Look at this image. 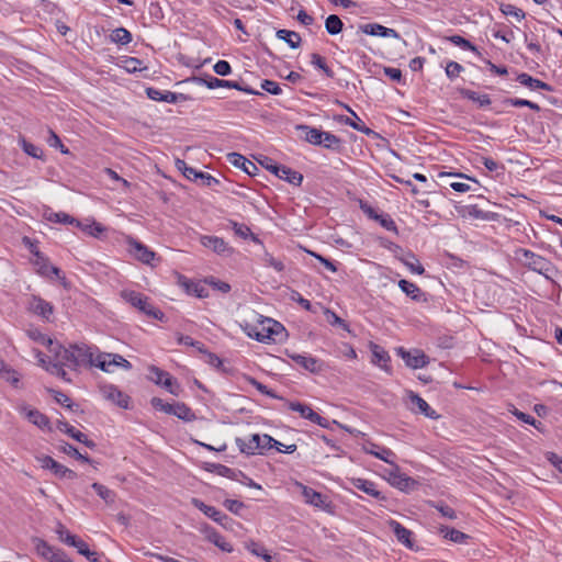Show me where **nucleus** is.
Wrapping results in <instances>:
<instances>
[{
  "label": "nucleus",
  "mask_w": 562,
  "mask_h": 562,
  "mask_svg": "<svg viewBox=\"0 0 562 562\" xmlns=\"http://www.w3.org/2000/svg\"><path fill=\"white\" fill-rule=\"evenodd\" d=\"M398 355L404 360L405 364L412 369L424 368L428 364V357L420 350L406 351L403 348L398 349Z\"/></svg>",
  "instance_id": "obj_19"
},
{
  "label": "nucleus",
  "mask_w": 562,
  "mask_h": 562,
  "mask_svg": "<svg viewBox=\"0 0 562 562\" xmlns=\"http://www.w3.org/2000/svg\"><path fill=\"white\" fill-rule=\"evenodd\" d=\"M401 261L409 269L412 273L423 274L425 272L424 267L416 258V256L412 252L401 258Z\"/></svg>",
  "instance_id": "obj_39"
},
{
  "label": "nucleus",
  "mask_w": 562,
  "mask_h": 562,
  "mask_svg": "<svg viewBox=\"0 0 562 562\" xmlns=\"http://www.w3.org/2000/svg\"><path fill=\"white\" fill-rule=\"evenodd\" d=\"M286 356L297 366L311 373H319L323 371V362L315 357L286 351Z\"/></svg>",
  "instance_id": "obj_13"
},
{
  "label": "nucleus",
  "mask_w": 562,
  "mask_h": 562,
  "mask_svg": "<svg viewBox=\"0 0 562 562\" xmlns=\"http://www.w3.org/2000/svg\"><path fill=\"white\" fill-rule=\"evenodd\" d=\"M296 128L303 132V137L307 143L312 145H321V137L323 135V131L303 124L297 125Z\"/></svg>",
  "instance_id": "obj_34"
},
{
  "label": "nucleus",
  "mask_w": 562,
  "mask_h": 562,
  "mask_svg": "<svg viewBox=\"0 0 562 562\" xmlns=\"http://www.w3.org/2000/svg\"><path fill=\"white\" fill-rule=\"evenodd\" d=\"M68 435L72 439L83 443L90 449H93L95 447V443L92 440L88 439V437L83 432L79 431L75 427L72 429H68Z\"/></svg>",
  "instance_id": "obj_54"
},
{
  "label": "nucleus",
  "mask_w": 562,
  "mask_h": 562,
  "mask_svg": "<svg viewBox=\"0 0 562 562\" xmlns=\"http://www.w3.org/2000/svg\"><path fill=\"white\" fill-rule=\"evenodd\" d=\"M505 103L510 104L516 108L527 106L533 111H540V106L537 103H533L526 99L510 98L505 101Z\"/></svg>",
  "instance_id": "obj_56"
},
{
  "label": "nucleus",
  "mask_w": 562,
  "mask_h": 562,
  "mask_svg": "<svg viewBox=\"0 0 562 562\" xmlns=\"http://www.w3.org/2000/svg\"><path fill=\"white\" fill-rule=\"evenodd\" d=\"M200 530L202 533H204L207 541L212 542L222 551L228 553L233 551V546L227 542L224 537H222L213 527L203 525Z\"/></svg>",
  "instance_id": "obj_21"
},
{
  "label": "nucleus",
  "mask_w": 562,
  "mask_h": 562,
  "mask_svg": "<svg viewBox=\"0 0 562 562\" xmlns=\"http://www.w3.org/2000/svg\"><path fill=\"white\" fill-rule=\"evenodd\" d=\"M76 226L92 237H99L105 231V227L102 224L90 220H86L85 222L77 220Z\"/></svg>",
  "instance_id": "obj_32"
},
{
  "label": "nucleus",
  "mask_w": 562,
  "mask_h": 562,
  "mask_svg": "<svg viewBox=\"0 0 562 562\" xmlns=\"http://www.w3.org/2000/svg\"><path fill=\"white\" fill-rule=\"evenodd\" d=\"M149 371V379L158 384L162 385L165 389H167L171 394L179 395L180 392V385L172 379L170 373L159 369L156 366H150L148 368Z\"/></svg>",
  "instance_id": "obj_8"
},
{
  "label": "nucleus",
  "mask_w": 562,
  "mask_h": 562,
  "mask_svg": "<svg viewBox=\"0 0 562 562\" xmlns=\"http://www.w3.org/2000/svg\"><path fill=\"white\" fill-rule=\"evenodd\" d=\"M386 480L392 486L403 492L409 491L415 484L412 477L401 473L400 467L395 462L392 469L386 472Z\"/></svg>",
  "instance_id": "obj_11"
},
{
  "label": "nucleus",
  "mask_w": 562,
  "mask_h": 562,
  "mask_svg": "<svg viewBox=\"0 0 562 562\" xmlns=\"http://www.w3.org/2000/svg\"><path fill=\"white\" fill-rule=\"evenodd\" d=\"M46 220L53 223H63V224H70L76 225L77 218L70 216L67 213L64 212H50Z\"/></svg>",
  "instance_id": "obj_47"
},
{
  "label": "nucleus",
  "mask_w": 562,
  "mask_h": 562,
  "mask_svg": "<svg viewBox=\"0 0 562 562\" xmlns=\"http://www.w3.org/2000/svg\"><path fill=\"white\" fill-rule=\"evenodd\" d=\"M341 144L342 142L338 136L323 131V135L321 137V146H324L327 149L339 151Z\"/></svg>",
  "instance_id": "obj_37"
},
{
  "label": "nucleus",
  "mask_w": 562,
  "mask_h": 562,
  "mask_svg": "<svg viewBox=\"0 0 562 562\" xmlns=\"http://www.w3.org/2000/svg\"><path fill=\"white\" fill-rule=\"evenodd\" d=\"M362 450L368 454H371L391 465H394L396 454L390 448L379 446L372 441H367L363 443Z\"/></svg>",
  "instance_id": "obj_16"
},
{
  "label": "nucleus",
  "mask_w": 562,
  "mask_h": 562,
  "mask_svg": "<svg viewBox=\"0 0 562 562\" xmlns=\"http://www.w3.org/2000/svg\"><path fill=\"white\" fill-rule=\"evenodd\" d=\"M245 547L254 555L261 557L267 562H273L274 560V558L267 552L263 546L254 540L246 542Z\"/></svg>",
  "instance_id": "obj_41"
},
{
  "label": "nucleus",
  "mask_w": 562,
  "mask_h": 562,
  "mask_svg": "<svg viewBox=\"0 0 562 562\" xmlns=\"http://www.w3.org/2000/svg\"><path fill=\"white\" fill-rule=\"evenodd\" d=\"M227 158H228V161L233 166L240 168L247 175H249V176L255 175V171L257 170L256 165L252 161L248 160L243 155H240L238 153H231V154H228Z\"/></svg>",
  "instance_id": "obj_29"
},
{
  "label": "nucleus",
  "mask_w": 562,
  "mask_h": 562,
  "mask_svg": "<svg viewBox=\"0 0 562 562\" xmlns=\"http://www.w3.org/2000/svg\"><path fill=\"white\" fill-rule=\"evenodd\" d=\"M192 80L199 85L206 86L209 89L234 87L232 85V80L218 79L216 77H209V78L193 77Z\"/></svg>",
  "instance_id": "obj_35"
},
{
  "label": "nucleus",
  "mask_w": 562,
  "mask_h": 562,
  "mask_svg": "<svg viewBox=\"0 0 562 562\" xmlns=\"http://www.w3.org/2000/svg\"><path fill=\"white\" fill-rule=\"evenodd\" d=\"M150 403L157 411H161L168 415H173L175 404L166 403L159 397H153Z\"/></svg>",
  "instance_id": "obj_55"
},
{
  "label": "nucleus",
  "mask_w": 562,
  "mask_h": 562,
  "mask_svg": "<svg viewBox=\"0 0 562 562\" xmlns=\"http://www.w3.org/2000/svg\"><path fill=\"white\" fill-rule=\"evenodd\" d=\"M263 262L269 266V267H272L274 270L281 272L284 270V265L281 260L274 258L272 255H270L269 252H266L265 256H263Z\"/></svg>",
  "instance_id": "obj_62"
},
{
  "label": "nucleus",
  "mask_w": 562,
  "mask_h": 562,
  "mask_svg": "<svg viewBox=\"0 0 562 562\" xmlns=\"http://www.w3.org/2000/svg\"><path fill=\"white\" fill-rule=\"evenodd\" d=\"M102 392L105 398L112 401L120 407L127 408L130 398L117 387L113 385L104 386Z\"/></svg>",
  "instance_id": "obj_30"
},
{
  "label": "nucleus",
  "mask_w": 562,
  "mask_h": 562,
  "mask_svg": "<svg viewBox=\"0 0 562 562\" xmlns=\"http://www.w3.org/2000/svg\"><path fill=\"white\" fill-rule=\"evenodd\" d=\"M398 286L413 301H416V302H425L426 301L425 293L415 283L402 279L398 281Z\"/></svg>",
  "instance_id": "obj_31"
},
{
  "label": "nucleus",
  "mask_w": 562,
  "mask_h": 562,
  "mask_svg": "<svg viewBox=\"0 0 562 562\" xmlns=\"http://www.w3.org/2000/svg\"><path fill=\"white\" fill-rule=\"evenodd\" d=\"M389 526H390L391 530L394 532L398 542H401L402 544H404L407 548H413V541H412L413 532L409 529L405 528L403 525H401L396 520H390Z\"/></svg>",
  "instance_id": "obj_26"
},
{
  "label": "nucleus",
  "mask_w": 562,
  "mask_h": 562,
  "mask_svg": "<svg viewBox=\"0 0 562 562\" xmlns=\"http://www.w3.org/2000/svg\"><path fill=\"white\" fill-rule=\"evenodd\" d=\"M61 450L68 454V456H71V457H75L76 459L82 461V462H90V459L88 456H83L81 454L76 447H74L70 443H64L61 446Z\"/></svg>",
  "instance_id": "obj_59"
},
{
  "label": "nucleus",
  "mask_w": 562,
  "mask_h": 562,
  "mask_svg": "<svg viewBox=\"0 0 562 562\" xmlns=\"http://www.w3.org/2000/svg\"><path fill=\"white\" fill-rule=\"evenodd\" d=\"M32 263L40 276L50 280L56 279L65 284L66 278L63 276L61 270L53 266L43 252H36V258L32 260Z\"/></svg>",
  "instance_id": "obj_6"
},
{
  "label": "nucleus",
  "mask_w": 562,
  "mask_h": 562,
  "mask_svg": "<svg viewBox=\"0 0 562 562\" xmlns=\"http://www.w3.org/2000/svg\"><path fill=\"white\" fill-rule=\"evenodd\" d=\"M362 32L371 35V36H380L383 37L386 32V26H383L378 23H369L361 27Z\"/></svg>",
  "instance_id": "obj_52"
},
{
  "label": "nucleus",
  "mask_w": 562,
  "mask_h": 562,
  "mask_svg": "<svg viewBox=\"0 0 562 562\" xmlns=\"http://www.w3.org/2000/svg\"><path fill=\"white\" fill-rule=\"evenodd\" d=\"M339 122L352 127L353 130L363 133L364 135L372 134V130L367 127L362 120L357 115L356 112H352V119L348 116H340Z\"/></svg>",
  "instance_id": "obj_33"
},
{
  "label": "nucleus",
  "mask_w": 562,
  "mask_h": 562,
  "mask_svg": "<svg viewBox=\"0 0 562 562\" xmlns=\"http://www.w3.org/2000/svg\"><path fill=\"white\" fill-rule=\"evenodd\" d=\"M95 367L100 368L104 372H113L117 367H121L124 370L132 369L131 362L116 353L98 355Z\"/></svg>",
  "instance_id": "obj_7"
},
{
  "label": "nucleus",
  "mask_w": 562,
  "mask_h": 562,
  "mask_svg": "<svg viewBox=\"0 0 562 562\" xmlns=\"http://www.w3.org/2000/svg\"><path fill=\"white\" fill-rule=\"evenodd\" d=\"M244 329L250 338L265 344L280 342L285 337V328L281 323L262 315H257L256 323H247Z\"/></svg>",
  "instance_id": "obj_1"
},
{
  "label": "nucleus",
  "mask_w": 562,
  "mask_h": 562,
  "mask_svg": "<svg viewBox=\"0 0 562 562\" xmlns=\"http://www.w3.org/2000/svg\"><path fill=\"white\" fill-rule=\"evenodd\" d=\"M406 398L409 402L408 408L415 414H423L430 419L439 418V415L428 403L413 391L406 392Z\"/></svg>",
  "instance_id": "obj_10"
},
{
  "label": "nucleus",
  "mask_w": 562,
  "mask_h": 562,
  "mask_svg": "<svg viewBox=\"0 0 562 562\" xmlns=\"http://www.w3.org/2000/svg\"><path fill=\"white\" fill-rule=\"evenodd\" d=\"M299 486L302 490V495H303L306 504H310V505L318 507V508H325L328 505L327 497L324 496L322 493L313 490L312 487L305 486L301 483L299 484Z\"/></svg>",
  "instance_id": "obj_23"
},
{
  "label": "nucleus",
  "mask_w": 562,
  "mask_h": 562,
  "mask_svg": "<svg viewBox=\"0 0 562 562\" xmlns=\"http://www.w3.org/2000/svg\"><path fill=\"white\" fill-rule=\"evenodd\" d=\"M376 222L389 232H397V227L393 218L387 214H381Z\"/></svg>",
  "instance_id": "obj_60"
},
{
  "label": "nucleus",
  "mask_w": 562,
  "mask_h": 562,
  "mask_svg": "<svg viewBox=\"0 0 562 562\" xmlns=\"http://www.w3.org/2000/svg\"><path fill=\"white\" fill-rule=\"evenodd\" d=\"M48 351L53 355V360L49 363H58L59 366L72 369L71 345L69 348H66L58 342H53V345L48 348Z\"/></svg>",
  "instance_id": "obj_17"
},
{
  "label": "nucleus",
  "mask_w": 562,
  "mask_h": 562,
  "mask_svg": "<svg viewBox=\"0 0 562 562\" xmlns=\"http://www.w3.org/2000/svg\"><path fill=\"white\" fill-rule=\"evenodd\" d=\"M148 99L153 101L167 102V103H178L182 101H187L189 98L183 93H175L168 90H159L154 87H148L145 90Z\"/></svg>",
  "instance_id": "obj_14"
},
{
  "label": "nucleus",
  "mask_w": 562,
  "mask_h": 562,
  "mask_svg": "<svg viewBox=\"0 0 562 562\" xmlns=\"http://www.w3.org/2000/svg\"><path fill=\"white\" fill-rule=\"evenodd\" d=\"M130 252L139 261L145 265H153V261L156 259V254L150 250L147 246L137 241L135 239H131L128 241Z\"/></svg>",
  "instance_id": "obj_18"
},
{
  "label": "nucleus",
  "mask_w": 562,
  "mask_h": 562,
  "mask_svg": "<svg viewBox=\"0 0 562 562\" xmlns=\"http://www.w3.org/2000/svg\"><path fill=\"white\" fill-rule=\"evenodd\" d=\"M276 35L279 40L284 41L291 48H297L302 43L300 34L294 31L282 29L277 31Z\"/></svg>",
  "instance_id": "obj_36"
},
{
  "label": "nucleus",
  "mask_w": 562,
  "mask_h": 562,
  "mask_svg": "<svg viewBox=\"0 0 562 562\" xmlns=\"http://www.w3.org/2000/svg\"><path fill=\"white\" fill-rule=\"evenodd\" d=\"M56 533L58 535L59 540L69 547L74 544V541L77 538V536L70 533L61 524H58Z\"/></svg>",
  "instance_id": "obj_53"
},
{
  "label": "nucleus",
  "mask_w": 562,
  "mask_h": 562,
  "mask_svg": "<svg viewBox=\"0 0 562 562\" xmlns=\"http://www.w3.org/2000/svg\"><path fill=\"white\" fill-rule=\"evenodd\" d=\"M173 415L184 422H192L195 419V414L184 403H175Z\"/></svg>",
  "instance_id": "obj_45"
},
{
  "label": "nucleus",
  "mask_w": 562,
  "mask_h": 562,
  "mask_svg": "<svg viewBox=\"0 0 562 562\" xmlns=\"http://www.w3.org/2000/svg\"><path fill=\"white\" fill-rule=\"evenodd\" d=\"M344 23L336 14H330L325 21V29L330 35L339 34L342 31Z\"/></svg>",
  "instance_id": "obj_43"
},
{
  "label": "nucleus",
  "mask_w": 562,
  "mask_h": 562,
  "mask_svg": "<svg viewBox=\"0 0 562 562\" xmlns=\"http://www.w3.org/2000/svg\"><path fill=\"white\" fill-rule=\"evenodd\" d=\"M539 79H536L533 77H531L530 75L526 74V72H522V74H519L518 77H517V81L522 85V86H526L532 90H537V82H538Z\"/></svg>",
  "instance_id": "obj_61"
},
{
  "label": "nucleus",
  "mask_w": 562,
  "mask_h": 562,
  "mask_svg": "<svg viewBox=\"0 0 562 562\" xmlns=\"http://www.w3.org/2000/svg\"><path fill=\"white\" fill-rule=\"evenodd\" d=\"M20 145L25 154L33 158L42 159L43 158V150L41 147L27 142L26 139L22 138L20 140Z\"/></svg>",
  "instance_id": "obj_49"
},
{
  "label": "nucleus",
  "mask_w": 562,
  "mask_h": 562,
  "mask_svg": "<svg viewBox=\"0 0 562 562\" xmlns=\"http://www.w3.org/2000/svg\"><path fill=\"white\" fill-rule=\"evenodd\" d=\"M499 10L503 14L514 16L518 21H521L526 16V13L514 4L501 3Z\"/></svg>",
  "instance_id": "obj_50"
},
{
  "label": "nucleus",
  "mask_w": 562,
  "mask_h": 562,
  "mask_svg": "<svg viewBox=\"0 0 562 562\" xmlns=\"http://www.w3.org/2000/svg\"><path fill=\"white\" fill-rule=\"evenodd\" d=\"M18 411L30 423H32L33 425H35L40 429H42V430H45V429L49 430L50 429V427H49V418L46 415H44L43 413H41L38 409L32 408V407L23 404V405H20L18 407Z\"/></svg>",
  "instance_id": "obj_15"
},
{
  "label": "nucleus",
  "mask_w": 562,
  "mask_h": 562,
  "mask_svg": "<svg viewBox=\"0 0 562 562\" xmlns=\"http://www.w3.org/2000/svg\"><path fill=\"white\" fill-rule=\"evenodd\" d=\"M447 41H449L453 45H456L464 50H471V52L477 53L476 46H474L470 41H468L467 38H464L460 35L448 36Z\"/></svg>",
  "instance_id": "obj_48"
},
{
  "label": "nucleus",
  "mask_w": 562,
  "mask_h": 562,
  "mask_svg": "<svg viewBox=\"0 0 562 562\" xmlns=\"http://www.w3.org/2000/svg\"><path fill=\"white\" fill-rule=\"evenodd\" d=\"M265 167L267 170H269L271 173L277 176L279 179L285 180L290 184L301 186V183L303 181L302 173H300L296 170H293L290 167H286L284 165H278L270 160L267 165H265Z\"/></svg>",
  "instance_id": "obj_9"
},
{
  "label": "nucleus",
  "mask_w": 562,
  "mask_h": 562,
  "mask_svg": "<svg viewBox=\"0 0 562 562\" xmlns=\"http://www.w3.org/2000/svg\"><path fill=\"white\" fill-rule=\"evenodd\" d=\"M462 97L476 102L481 108H486L491 104V99L488 94H480L473 90L469 89H462L461 91Z\"/></svg>",
  "instance_id": "obj_38"
},
{
  "label": "nucleus",
  "mask_w": 562,
  "mask_h": 562,
  "mask_svg": "<svg viewBox=\"0 0 562 562\" xmlns=\"http://www.w3.org/2000/svg\"><path fill=\"white\" fill-rule=\"evenodd\" d=\"M350 484L357 488L362 491L363 493L376 498L384 501L385 496L382 495V493L376 488V485L374 482L362 479V477H352L350 479Z\"/></svg>",
  "instance_id": "obj_22"
},
{
  "label": "nucleus",
  "mask_w": 562,
  "mask_h": 562,
  "mask_svg": "<svg viewBox=\"0 0 562 562\" xmlns=\"http://www.w3.org/2000/svg\"><path fill=\"white\" fill-rule=\"evenodd\" d=\"M372 352V363L374 366L380 367L382 370L390 372V361L391 358L389 353L379 345L371 344L370 346Z\"/></svg>",
  "instance_id": "obj_28"
},
{
  "label": "nucleus",
  "mask_w": 562,
  "mask_h": 562,
  "mask_svg": "<svg viewBox=\"0 0 562 562\" xmlns=\"http://www.w3.org/2000/svg\"><path fill=\"white\" fill-rule=\"evenodd\" d=\"M64 366H59L58 363H48L47 367H45V370L60 379H63L66 382H70V379L68 378L67 372L64 369Z\"/></svg>",
  "instance_id": "obj_57"
},
{
  "label": "nucleus",
  "mask_w": 562,
  "mask_h": 562,
  "mask_svg": "<svg viewBox=\"0 0 562 562\" xmlns=\"http://www.w3.org/2000/svg\"><path fill=\"white\" fill-rule=\"evenodd\" d=\"M440 532L443 535L445 538L456 543H465L467 540L469 539L468 535L454 528L442 527L440 529Z\"/></svg>",
  "instance_id": "obj_42"
},
{
  "label": "nucleus",
  "mask_w": 562,
  "mask_h": 562,
  "mask_svg": "<svg viewBox=\"0 0 562 562\" xmlns=\"http://www.w3.org/2000/svg\"><path fill=\"white\" fill-rule=\"evenodd\" d=\"M121 296L125 302L130 303L132 306H134L139 312L144 313L149 317L159 321H161L165 317V314L160 310L156 308L149 302V299L147 296L139 292L124 290L121 292Z\"/></svg>",
  "instance_id": "obj_3"
},
{
  "label": "nucleus",
  "mask_w": 562,
  "mask_h": 562,
  "mask_svg": "<svg viewBox=\"0 0 562 562\" xmlns=\"http://www.w3.org/2000/svg\"><path fill=\"white\" fill-rule=\"evenodd\" d=\"M91 487L95 491V493L106 503L113 504L115 501V493L108 488L105 485L100 483H93Z\"/></svg>",
  "instance_id": "obj_46"
},
{
  "label": "nucleus",
  "mask_w": 562,
  "mask_h": 562,
  "mask_svg": "<svg viewBox=\"0 0 562 562\" xmlns=\"http://www.w3.org/2000/svg\"><path fill=\"white\" fill-rule=\"evenodd\" d=\"M192 504L195 508L201 510L205 516H207L217 524H223V520H228V516L226 514L216 509L214 506L204 504L199 498H192Z\"/></svg>",
  "instance_id": "obj_24"
},
{
  "label": "nucleus",
  "mask_w": 562,
  "mask_h": 562,
  "mask_svg": "<svg viewBox=\"0 0 562 562\" xmlns=\"http://www.w3.org/2000/svg\"><path fill=\"white\" fill-rule=\"evenodd\" d=\"M311 58V63L313 66L323 70L328 78L334 77L333 70L326 65L325 59L321 55L313 53Z\"/></svg>",
  "instance_id": "obj_51"
},
{
  "label": "nucleus",
  "mask_w": 562,
  "mask_h": 562,
  "mask_svg": "<svg viewBox=\"0 0 562 562\" xmlns=\"http://www.w3.org/2000/svg\"><path fill=\"white\" fill-rule=\"evenodd\" d=\"M72 351V370L81 367H95L97 357L94 358V348L86 344L71 345Z\"/></svg>",
  "instance_id": "obj_5"
},
{
  "label": "nucleus",
  "mask_w": 562,
  "mask_h": 562,
  "mask_svg": "<svg viewBox=\"0 0 562 562\" xmlns=\"http://www.w3.org/2000/svg\"><path fill=\"white\" fill-rule=\"evenodd\" d=\"M110 38L113 43L127 45L132 42V34L124 27H117L112 31Z\"/></svg>",
  "instance_id": "obj_44"
},
{
  "label": "nucleus",
  "mask_w": 562,
  "mask_h": 562,
  "mask_svg": "<svg viewBox=\"0 0 562 562\" xmlns=\"http://www.w3.org/2000/svg\"><path fill=\"white\" fill-rule=\"evenodd\" d=\"M525 263L531 270L546 273L550 270V261L544 257L532 252L531 250H524L522 252Z\"/></svg>",
  "instance_id": "obj_20"
},
{
  "label": "nucleus",
  "mask_w": 562,
  "mask_h": 562,
  "mask_svg": "<svg viewBox=\"0 0 562 562\" xmlns=\"http://www.w3.org/2000/svg\"><path fill=\"white\" fill-rule=\"evenodd\" d=\"M289 408L293 412H296L301 415V417L308 419L311 422L312 418H316V413L311 408V406L300 403V402H290Z\"/></svg>",
  "instance_id": "obj_40"
},
{
  "label": "nucleus",
  "mask_w": 562,
  "mask_h": 562,
  "mask_svg": "<svg viewBox=\"0 0 562 562\" xmlns=\"http://www.w3.org/2000/svg\"><path fill=\"white\" fill-rule=\"evenodd\" d=\"M224 506L227 510L235 515H239L240 510L245 508V504L236 499H225Z\"/></svg>",
  "instance_id": "obj_63"
},
{
  "label": "nucleus",
  "mask_w": 562,
  "mask_h": 562,
  "mask_svg": "<svg viewBox=\"0 0 562 562\" xmlns=\"http://www.w3.org/2000/svg\"><path fill=\"white\" fill-rule=\"evenodd\" d=\"M124 63H125L124 67L128 72H136V71H140L143 69L142 60L136 57H128L125 59Z\"/></svg>",
  "instance_id": "obj_64"
},
{
  "label": "nucleus",
  "mask_w": 562,
  "mask_h": 562,
  "mask_svg": "<svg viewBox=\"0 0 562 562\" xmlns=\"http://www.w3.org/2000/svg\"><path fill=\"white\" fill-rule=\"evenodd\" d=\"M32 542L36 553L47 562H72L64 551L54 548L41 538L35 537L32 539Z\"/></svg>",
  "instance_id": "obj_4"
},
{
  "label": "nucleus",
  "mask_w": 562,
  "mask_h": 562,
  "mask_svg": "<svg viewBox=\"0 0 562 562\" xmlns=\"http://www.w3.org/2000/svg\"><path fill=\"white\" fill-rule=\"evenodd\" d=\"M200 243L218 255H223L231 250L225 240L217 236L203 235L200 237Z\"/></svg>",
  "instance_id": "obj_25"
},
{
  "label": "nucleus",
  "mask_w": 562,
  "mask_h": 562,
  "mask_svg": "<svg viewBox=\"0 0 562 562\" xmlns=\"http://www.w3.org/2000/svg\"><path fill=\"white\" fill-rule=\"evenodd\" d=\"M236 446L238 447L241 453L247 456H252L257 451L262 452L263 450H268L273 448V445L281 446V442L273 439L269 435H258L254 434L248 439L236 438Z\"/></svg>",
  "instance_id": "obj_2"
},
{
  "label": "nucleus",
  "mask_w": 562,
  "mask_h": 562,
  "mask_svg": "<svg viewBox=\"0 0 562 562\" xmlns=\"http://www.w3.org/2000/svg\"><path fill=\"white\" fill-rule=\"evenodd\" d=\"M464 70L463 66L457 61H449L446 66V75L450 80L456 79Z\"/></svg>",
  "instance_id": "obj_58"
},
{
  "label": "nucleus",
  "mask_w": 562,
  "mask_h": 562,
  "mask_svg": "<svg viewBox=\"0 0 562 562\" xmlns=\"http://www.w3.org/2000/svg\"><path fill=\"white\" fill-rule=\"evenodd\" d=\"M37 461L41 463L42 468L50 470L55 475L61 479L75 480L77 477V473L75 471L58 463L49 456H41L37 458Z\"/></svg>",
  "instance_id": "obj_12"
},
{
  "label": "nucleus",
  "mask_w": 562,
  "mask_h": 562,
  "mask_svg": "<svg viewBox=\"0 0 562 562\" xmlns=\"http://www.w3.org/2000/svg\"><path fill=\"white\" fill-rule=\"evenodd\" d=\"M30 310L34 314L42 316L45 319H48L53 314L54 307L49 302L38 296H33L30 301Z\"/></svg>",
  "instance_id": "obj_27"
}]
</instances>
